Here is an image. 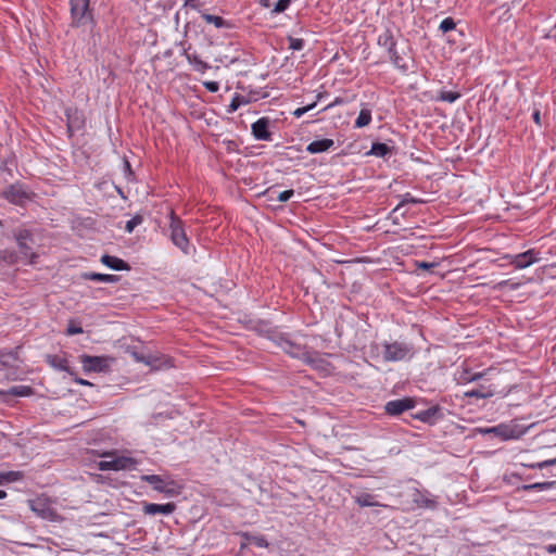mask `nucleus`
Returning a JSON list of instances; mask_svg holds the SVG:
<instances>
[{"label":"nucleus","mask_w":556,"mask_h":556,"mask_svg":"<svg viewBox=\"0 0 556 556\" xmlns=\"http://www.w3.org/2000/svg\"><path fill=\"white\" fill-rule=\"evenodd\" d=\"M103 457H113L111 460H101L97 467L99 470H135L139 464L136 458L129 456H117L115 452H105L102 454Z\"/></svg>","instance_id":"nucleus-1"},{"label":"nucleus","mask_w":556,"mask_h":556,"mask_svg":"<svg viewBox=\"0 0 556 556\" xmlns=\"http://www.w3.org/2000/svg\"><path fill=\"white\" fill-rule=\"evenodd\" d=\"M382 358L384 362H401L409 359L414 355V348L406 342L394 341L382 344Z\"/></svg>","instance_id":"nucleus-2"},{"label":"nucleus","mask_w":556,"mask_h":556,"mask_svg":"<svg viewBox=\"0 0 556 556\" xmlns=\"http://www.w3.org/2000/svg\"><path fill=\"white\" fill-rule=\"evenodd\" d=\"M141 480L152 485L153 490L163 493L166 496L178 495L181 490V485L176 481L163 478L159 475H143Z\"/></svg>","instance_id":"nucleus-3"},{"label":"nucleus","mask_w":556,"mask_h":556,"mask_svg":"<svg viewBox=\"0 0 556 556\" xmlns=\"http://www.w3.org/2000/svg\"><path fill=\"white\" fill-rule=\"evenodd\" d=\"M28 506L31 511L45 520L58 521L60 519L58 511L52 506L51 500L45 495L29 500Z\"/></svg>","instance_id":"nucleus-4"},{"label":"nucleus","mask_w":556,"mask_h":556,"mask_svg":"<svg viewBox=\"0 0 556 556\" xmlns=\"http://www.w3.org/2000/svg\"><path fill=\"white\" fill-rule=\"evenodd\" d=\"M170 240L172 242L179 248L185 254L189 253V239L185 232L182 227V222L180 218L176 217L173 213L170 215Z\"/></svg>","instance_id":"nucleus-5"},{"label":"nucleus","mask_w":556,"mask_h":556,"mask_svg":"<svg viewBox=\"0 0 556 556\" xmlns=\"http://www.w3.org/2000/svg\"><path fill=\"white\" fill-rule=\"evenodd\" d=\"M90 0H71V16L72 25L79 27L85 25L88 20H91L89 10Z\"/></svg>","instance_id":"nucleus-6"},{"label":"nucleus","mask_w":556,"mask_h":556,"mask_svg":"<svg viewBox=\"0 0 556 556\" xmlns=\"http://www.w3.org/2000/svg\"><path fill=\"white\" fill-rule=\"evenodd\" d=\"M505 258L516 269H523L539 262L541 260V256L539 251L530 249L522 253L506 255Z\"/></svg>","instance_id":"nucleus-7"},{"label":"nucleus","mask_w":556,"mask_h":556,"mask_svg":"<svg viewBox=\"0 0 556 556\" xmlns=\"http://www.w3.org/2000/svg\"><path fill=\"white\" fill-rule=\"evenodd\" d=\"M14 238L17 242L20 253L25 258H30V262L33 263V260L37 257V255L33 252V248L28 243L29 241L33 242L30 231L27 229H18L14 232Z\"/></svg>","instance_id":"nucleus-8"},{"label":"nucleus","mask_w":556,"mask_h":556,"mask_svg":"<svg viewBox=\"0 0 556 556\" xmlns=\"http://www.w3.org/2000/svg\"><path fill=\"white\" fill-rule=\"evenodd\" d=\"M80 363L86 372H102L109 367L108 359L102 356L80 355Z\"/></svg>","instance_id":"nucleus-9"},{"label":"nucleus","mask_w":556,"mask_h":556,"mask_svg":"<svg viewBox=\"0 0 556 556\" xmlns=\"http://www.w3.org/2000/svg\"><path fill=\"white\" fill-rule=\"evenodd\" d=\"M2 195L9 202L16 205H22L29 199L27 191L20 184L10 185L3 190Z\"/></svg>","instance_id":"nucleus-10"},{"label":"nucleus","mask_w":556,"mask_h":556,"mask_svg":"<svg viewBox=\"0 0 556 556\" xmlns=\"http://www.w3.org/2000/svg\"><path fill=\"white\" fill-rule=\"evenodd\" d=\"M415 407V400L412 397H403L399 400L389 401L384 405V410L390 416H399L405 410L412 409Z\"/></svg>","instance_id":"nucleus-11"},{"label":"nucleus","mask_w":556,"mask_h":556,"mask_svg":"<svg viewBox=\"0 0 556 556\" xmlns=\"http://www.w3.org/2000/svg\"><path fill=\"white\" fill-rule=\"evenodd\" d=\"M270 119L261 117L251 125V131L256 140L271 141V132L269 131Z\"/></svg>","instance_id":"nucleus-12"},{"label":"nucleus","mask_w":556,"mask_h":556,"mask_svg":"<svg viewBox=\"0 0 556 556\" xmlns=\"http://www.w3.org/2000/svg\"><path fill=\"white\" fill-rule=\"evenodd\" d=\"M277 343H278L279 348L285 353L289 354L292 357L300 358V357L305 356V354H306L305 348L303 345H301L296 342H293L292 340H290L287 337H283V336L279 337L277 340Z\"/></svg>","instance_id":"nucleus-13"},{"label":"nucleus","mask_w":556,"mask_h":556,"mask_svg":"<svg viewBox=\"0 0 556 556\" xmlns=\"http://www.w3.org/2000/svg\"><path fill=\"white\" fill-rule=\"evenodd\" d=\"M67 131L72 135L84 127L85 119L81 112L76 109H66Z\"/></svg>","instance_id":"nucleus-14"},{"label":"nucleus","mask_w":556,"mask_h":556,"mask_svg":"<svg viewBox=\"0 0 556 556\" xmlns=\"http://www.w3.org/2000/svg\"><path fill=\"white\" fill-rule=\"evenodd\" d=\"M413 417L425 424L433 425L441 419L443 415L441 408L435 405L414 414Z\"/></svg>","instance_id":"nucleus-15"},{"label":"nucleus","mask_w":556,"mask_h":556,"mask_svg":"<svg viewBox=\"0 0 556 556\" xmlns=\"http://www.w3.org/2000/svg\"><path fill=\"white\" fill-rule=\"evenodd\" d=\"M176 505L174 503L166 504H155V503H146L143 505V513L146 515H170L175 511Z\"/></svg>","instance_id":"nucleus-16"},{"label":"nucleus","mask_w":556,"mask_h":556,"mask_svg":"<svg viewBox=\"0 0 556 556\" xmlns=\"http://www.w3.org/2000/svg\"><path fill=\"white\" fill-rule=\"evenodd\" d=\"M480 432H482L484 434L493 433L494 435L501 438L502 440H509V439L517 438V435L515 434V430L513 428H510L509 426L503 425V424L495 426V427H491V428L480 429Z\"/></svg>","instance_id":"nucleus-17"},{"label":"nucleus","mask_w":556,"mask_h":556,"mask_svg":"<svg viewBox=\"0 0 556 556\" xmlns=\"http://www.w3.org/2000/svg\"><path fill=\"white\" fill-rule=\"evenodd\" d=\"M100 261L103 265H105L109 268L114 269V270H129L130 269V265L127 262H125L124 260L116 257V256L104 254L101 256Z\"/></svg>","instance_id":"nucleus-18"},{"label":"nucleus","mask_w":556,"mask_h":556,"mask_svg":"<svg viewBox=\"0 0 556 556\" xmlns=\"http://www.w3.org/2000/svg\"><path fill=\"white\" fill-rule=\"evenodd\" d=\"M334 146V141L332 139L324 138L319 140L312 141L306 147V151L311 154H317L328 151Z\"/></svg>","instance_id":"nucleus-19"},{"label":"nucleus","mask_w":556,"mask_h":556,"mask_svg":"<svg viewBox=\"0 0 556 556\" xmlns=\"http://www.w3.org/2000/svg\"><path fill=\"white\" fill-rule=\"evenodd\" d=\"M412 500L418 507L434 508L437 505V502L433 498L417 489H414Z\"/></svg>","instance_id":"nucleus-20"},{"label":"nucleus","mask_w":556,"mask_h":556,"mask_svg":"<svg viewBox=\"0 0 556 556\" xmlns=\"http://www.w3.org/2000/svg\"><path fill=\"white\" fill-rule=\"evenodd\" d=\"M81 278L85 280H93L105 283H116L119 281V277L116 275L99 274L92 271L81 274Z\"/></svg>","instance_id":"nucleus-21"},{"label":"nucleus","mask_w":556,"mask_h":556,"mask_svg":"<svg viewBox=\"0 0 556 556\" xmlns=\"http://www.w3.org/2000/svg\"><path fill=\"white\" fill-rule=\"evenodd\" d=\"M34 393L33 388L29 386H13L5 391H0V395L20 396L25 397Z\"/></svg>","instance_id":"nucleus-22"},{"label":"nucleus","mask_w":556,"mask_h":556,"mask_svg":"<svg viewBox=\"0 0 556 556\" xmlns=\"http://www.w3.org/2000/svg\"><path fill=\"white\" fill-rule=\"evenodd\" d=\"M494 390L491 387L480 386L477 389L465 392L467 397L488 399L494 395Z\"/></svg>","instance_id":"nucleus-23"},{"label":"nucleus","mask_w":556,"mask_h":556,"mask_svg":"<svg viewBox=\"0 0 556 556\" xmlns=\"http://www.w3.org/2000/svg\"><path fill=\"white\" fill-rule=\"evenodd\" d=\"M47 363L55 369L70 371L68 362L64 357L58 355H47Z\"/></svg>","instance_id":"nucleus-24"},{"label":"nucleus","mask_w":556,"mask_h":556,"mask_svg":"<svg viewBox=\"0 0 556 556\" xmlns=\"http://www.w3.org/2000/svg\"><path fill=\"white\" fill-rule=\"evenodd\" d=\"M391 153H392V148L389 147L387 143H382V142L372 143L371 149L368 152V154L375 155L378 157H386L387 155H389Z\"/></svg>","instance_id":"nucleus-25"},{"label":"nucleus","mask_w":556,"mask_h":556,"mask_svg":"<svg viewBox=\"0 0 556 556\" xmlns=\"http://www.w3.org/2000/svg\"><path fill=\"white\" fill-rule=\"evenodd\" d=\"M24 478V473L22 471H1L0 472V485L17 482Z\"/></svg>","instance_id":"nucleus-26"},{"label":"nucleus","mask_w":556,"mask_h":556,"mask_svg":"<svg viewBox=\"0 0 556 556\" xmlns=\"http://www.w3.org/2000/svg\"><path fill=\"white\" fill-rule=\"evenodd\" d=\"M371 122V111L367 108H363L355 119L354 127L355 128H363L365 126H368Z\"/></svg>","instance_id":"nucleus-27"},{"label":"nucleus","mask_w":556,"mask_h":556,"mask_svg":"<svg viewBox=\"0 0 556 556\" xmlns=\"http://www.w3.org/2000/svg\"><path fill=\"white\" fill-rule=\"evenodd\" d=\"M186 56H187L188 61L191 64H193L194 70L198 72L204 73L206 70H208L211 67L206 62L202 61L199 58V55L195 53L186 52Z\"/></svg>","instance_id":"nucleus-28"},{"label":"nucleus","mask_w":556,"mask_h":556,"mask_svg":"<svg viewBox=\"0 0 556 556\" xmlns=\"http://www.w3.org/2000/svg\"><path fill=\"white\" fill-rule=\"evenodd\" d=\"M355 502L361 507L378 506L379 504L375 501V496L370 493H361L355 496Z\"/></svg>","instance_id":"nucleus-29"},{"label":"nucleus","mask_w":556,"mask_h":556,"mask_svg":"<svg viewBox=\"0 0 556 556\" xmlns=\"http://www.w3.org/2000/svg\"><path fill=\"white\" fill-rule=\"evenodd\" d=\"M556 481L536 482L532 484H525L520 489L523 491H546L555 485Z\"/></svg>","instance_id":"nucleus-30"},{"label":"nucleus","mask_w":556,"mask_h":556,"mask_svg":"<svg viewBox=\"0 0 556 556\" xmlns=\"http://www.w3.org/2000/svg\"><path fill=\"white\" fill-rule=\"evenodd\" d=\"M202 18L208 23L214 24L217 28L229 27V23L220 16L212 15L208 13H202Z\"/></svg>","instance_id":"nucleus-31"},{"label":"nucleus","mask_w":556,"mask_h":556,"mask_svg":"<svg viewBox=\"0 0 556 556\" xmlns=\"http://www.w3.org/2000/svg\"><path fill=\"white\" fill-rule=\"evenodd\" d=\"M378 43L388 49H392L393 46H396V41L390 30H386L378 37Z\"/></svg>","instance_id":"nucleus-32"},{"label":"nucleus","mask_w":556,"mask_h":556,"mask_svg":"<svg viewBox=\"0 0 556 556\" xmlns=\"http://www.w3.org/2000/svg\"><path fill=\"white\" fill-rule=\"evenodd\" d=\"M249 100L243 96L236 93L227 108V113H235L241 105L248 104Z\"/></svg>","instance_id":"nucleus-33"},{"label":"nucleus","mask_w":556,"mask_h":556,"mask_svg":"<svg viewBox=\"0 0 556 556\" xmlns=\"http://www.w3.org/2000/svg\"><path fill=\"white\" fill-rule=\"evenodd\" d=\"M460 98V93L457 91L441 90L437 97L438 101L453 103Z\"/></svg>","instance_id":"nucleus-34"},{"label":"nucleus","mask_w":556,"mask_h":556,"mask_svg":"<svg viewBox=\"0 0 556 556\" xmlns=\"http://www.w3.org/2000/svg\"><path fill=\"white\" fill-rule=\"evenodd\" d=\"M143 222V217L139 214L135 215L132 218L126 222L125 231L131 233L135 228L141 225Z\"/></svg>","instance_id":"nucleus-35"},{"label":"nucleus","mask_w":556,"mask_h":556,"mask_svg":"<svg viewBox=\"0 0 556 556\" xmlns=\"http://www.w3.org/2000/svg\"><path fill=\"white\" fill-rule=\"evenodd\" d=\"M408 203L420 204V203H425V201L421 200V199H417V198L412 197L410 193H405L403 195V199L400 202V204L394 208V212L399 211L403 205L408 204Z\"/></svg>","instance_id":"nucleus-36"},{"label":"nucleus","mask_w":556,"mask_h":556,"mask_svg":"<svg viewBox=\"0 0 556 556\" xmlns=\"http://www.w3.org/2000/svg\"><path fill=\"white\" fill-rule=\"evenodd\" d=\"M455 27L456 23L452 17L444 18L439 26L440 30H442L443 33L451 31L455 29Z\"/></svg>","instance_id":"nucleus-37"},{"label":"nucleus","mask_w":556,"mask_h":556,"mask_svg":"<svg viewBox=\"0 0 556 556\" xmlns=\"http://www.w3.org/2000/svg\"><path fill=\"white\" fill-rule=\"evenodd\" d=\"M291 1L292 0H278L274 9L271 10V13L279 14L285 12L289 8Z\"/></svg>","instance_id":"nucleus-38"},{"label":"nucleus","mask_w":556,"mask_h":556,"mask_svg":"<svg viewBox=\"0 0 556 556\" xmlns=\"http://www.w3.org/2000/svg\"><path fill=\"white\" fill-rule=\"evenodd\" d=\"M15 359V354L12 352L0 355V370L4 367L11 366V362H14Z\"/></svg>","instance_id":"nucleus-39"},{"label":"nucleus","mask_w":556,"mask_h":556,"mask_svg":"<svg viewBox=\"0 0 556 556\" xmlns=\"http://www.w3.org/2000/svg\"><path fill=\"white\" fill-rule=\"evenodd\" d=\"M289 49L291 50H302L304 48V40L301 38L288 37Z\"/></svg>","instance_id":"nucleus-40"},{"label":"nucleus","mask_w":556,"mask_h":556,"mask_svg":"<svg viewBox=\"0 0 556 556\" xmlns=\"http://www.w3.org/2000/svg\"><path fill=\"white\" fill-rule=\"evenodd\" d=\"M391 62L393 63V65L395 67H397L399 70H401L403 72H406L408 70L407 63L404 61V59L402 56H400L399 53H397V55H395L394 58L391 59Z\"/></svg>","instance_id":"nucleus-41"},{"label":"nucleus","mask_w":556,"mask_h":556,"mask_svg":"<svg viewBox=\"0 0 556 556\" xmlns=\"http://www.w3.org/2000/svg\"><path fill=\"white\" fill-rule=\"evenodd\" d=\"M316 106V102H313L312 104H308L306 106H302V108H298L294 112H293V115L298 118H300L301 116H303L305 113L309 112L311 110H313L314 108Z\"/></svg>","instance_id":"nucleus-42"},{"label":"nucleus","mask_w":556,"mask_h":556,"mask_svg":"<svg viewBox=\"0 0 556 556\" xmlns=\"http://www.w3.org/2000/svg\"><path fill=\"white\" fill-rule=\"evenodd\" d=\"M146 356H147L146 362H144L146 365H149V366H152L155 368H157L162 365L160 357H157L155 355H151V354L146 355Z\"/></svg>","instance_id":"nucleus-43"},{"label":"nucleus","mask_w":556,"mask_h":556,"mask_svg":"<svg viewBox=\"0 0 556 556\" xmlns=\"http://www.w3.org/2000/svg\"><path fill=\"white\" fill-rule=\"evenodd\" d=\"M293 194H294V191L292 189L286 190V191L280 192L277 195V200L279 202H287V201H289L293 197Z\"/></svg>","instance_id":"nucleus-44"},{"label":"nucleus","mask_w":556,"mask_h":556,"mask_svg":"<svg viewBox=\"0 0 556 556\" xmlns=\"http://www.w3.org/2000/svg\"><path fill=\"white\" fill-rule=\"evenodd\" d=\"M553 465H556V458H553V459H547V460H544V462H541V463H536V464H533V465H530V468H545V467H548V466H553Z\"/></svg>","instance_id":"nucleus-45"},{"label":"nucleus","mask_w":556,"mask_h":556,"mask_svg":"<svg viewBox=\"0 0 556 556\" xmlns=\"http://www.w3.org/2000/svg\"><path fill=\"white\" fill-rule=\"evenodd\" d=\"M79 333H83V328L80 326H76L74 324L68 325V327L66 329L67 336H74V334H79Z\"/></svg>","instance_id":"nucleus-46"},{"label":"nucleus","mask_w":556,"mask_h":556,"mask_svg":"<svg viewBox=\"0 0 556 556\" xmlns=\"http://www.w3.org/2000/svg\"><path fill=\"white\" fill-rule=\"evenodd\" d=\"M203 86L208 90L210 92H217L219 90V84L217 81H204Z\"/></svg>","instance_id":"nucleus-47"},{"label":"nucleus","mask_w":556,"mask_h":556,"mask_svg":"<svg viewBox=\"0 0 556 556\" xmlns=\"http://www.w3.org/2000/svg\"><path fill=\"white\" fill-rule=\"evenodd\" d=\"M416 266L418 269L429 270L431 268H434L437 266L435 263H427V262H417Z\"/></svg>","instance_id":"nucleus-48"},{"label":"nucleus","mask_w":556,"mask_h":556,"mask_svg":"<svg viewBox=\"0 0 556 556\" xmlns=\"http://www.w3.org/2000/svg\"><path fill=\"white\" fill-rule=\"evenodd\" d=\"M200 5V0H185V7L191 8L193 10H199Z\"/></svg>","instance_id":"nucleus-49"},{"label":"nucleus","mask_w":556,"mask_h":556,"mask_svg":"<svg viewBox=\"0 0 556 556\" xmlns=\"http://www.w3.org/2000/svg\"><path fill=\"white\" fill-rule=\"evenodd\" d=\"M484 376V372H473L470 378H467V382H473L481 379Z\"/></svg>","instance_id":"nucleus-50"},{"label":"nucleus","mask_w":556,"mask_h":556,"mask_svg":"<svg viewBox=\"0 0 556 556\" xmlns=\"http://www.w3.org/2000/svg\"><path fill=\"white\" fill-rule=\"evenodd\" d=\"M254 543L260 546V547H266L267 546V542L264 538H254Z\"/></svg>","instance_id":"nucleus-51"},{"label":"nucleus","mask_w":556,"mask_h":556,"mask_svg":"<svg viewBox=\"0 0 556 556\" xmlns=\"http://www.w3.org/2000/svg\"><path fill=\"white\" fill-rule=\"evenodd\" d=\"M532 118L535 122L536 125H541V113L539 110H535L532 114Z\"/></svg>","instance_id":"nucleus-52"},{"label":"nucleus","mask_w":556,"mask_h":556,"mask_svg":"<svg viewBox=\"0 0 556 556\" xmlns=\"http://www.w3.org/2000/svg\"><path fill=\"white\" fill-rule=\"evenodd\" d=\"M472 374L470 372V370L468 369H465L462 375H460V379L464 381V382H467V378H470Z\"/></svg>","instance_id":"nucleus-53"},{"label":"nucleus","mask_w":556,"mask_h":556,"mask_svg":"<svg viewBox=\"0 0 556 556\" xmlns=\"http://www.w3.org/2000/svg\"><path fill=\"white\" fill-rule=\"evenodd\" d=\"M135 359L141 363L146 362L147 356L142 353H134Z\"/></svg>","instance_id":"nucleus-54"},{"label":"nucleus","mask_w":556,"mask_h":556,"mask_svg":"<svg viewBox=\"0 0 556 556\" xmlns=\"http://www.w3.org/2000/svg\"><path fill=\"white\" fill-rule=\"evenodd\" d=\"M387 51H388V53H389V58H390V60H391L392 58H394L395 55H397V53H399V52H397V50H396V46H393V47H392V49H388Z\"/></svg>","instance_id":"nucleus-55"},{"label":"nucleus","mask_w":556,"mask_h":556,"mask_svg":"<svg viewBox=\"0 0 556 556\" xmlns=\"http://www.w3.org/2000/svg\"><path fill=\"white\" fill-rule=\"evenodd\" d=\"M75 381H76L77 383L81 384V386H92V383H91V382H89V381H87V380H85V379H81V378L76 379Z\"/></svg>","instance_id":"nucleus-56"},{"label":"nucleus","mask_w":556,"mask_h":556,"mask_svg":"<svg viewBox=\"0 0 556 556\" xmlns=\"http://www.w3.org/2000/svg\"><path fill=\"white\" fill-rule=\"evenodd\" d=\"M547 551H548L549 553H556V544L548 545V546H547Z\"/></svg>","instance_id":"nucleus-57"},{"label":"nucleus","mask_w":556,"mask_h":556,"mask_svg":"<svg viewBox=\"0 0 556 556\" xmlns=\"http://www.w3.org/2000/svg\"><path fill=\"white\" fill-rule=\"evenodd\" d=\"M260 3L264 8H268L269 7V0H260Z\"/></svg>","instance_id":"nucleus-58"},{"label":"nucleus","mask_w":556,"mask_h":556,"mask_svg":"<svg viewBox=\"0 0 556 556\" xmlns=\"http://www.w3.org/2000/svg\"><path fill=\"white\" fill-rule=\"evenodd\" d=\"M7 497V492L3 490H0V500H3Z\"/></svg>","instance_id":"nucleus-59"},{"label":"nucleus","mask_w":556,"mask_h":556,"mask_svg":"<svg viewBox=\"0 0 556 556\" xmlns=\"http://www.w3.org/2000/svg\"><path fill=\"white\" fill-rule=\"evenodd\" d=\"M9 261H10L11 263H13V262H15V261H16V257L13 255V253H10Z\"/></svg>","instance_id":"nucleus-60"},{"label":"nucleus","mask_w":556,"mask_h":556,"mask_svg":"<svg viewBox=\"0 0 556 556\" xmlns=\"http://www.w3.org/2000/svg\"><path fill=\"white\" fill-rule=\"evenodd\" d=\"M125 169H130V164L127 161L125 162Z\"/></svg>","instance_id":"nucleus-61"}]
</instances>
